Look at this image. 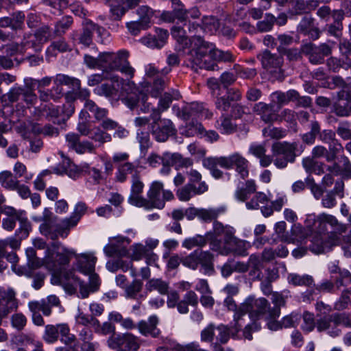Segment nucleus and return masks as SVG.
Here are the masks:
<instances>
[{
  "mask_svg": "<svg viewBox=\"0 0 351 351\" xmlns=\"http://www.w3.org/2000/svg\"><path fill=\"white\" fill-rule=\"evenodd\" d=\"M256 190V185L253 180H248L242 185H239L235 191L234 195L237 199L241 202H245L249 196L255 193Z\"/></svg>",
  "mask_w": 351,
  "mask_h": 351,
  "instance_id": "nucleus-30",
  "label": "nucleus"
},
{
  "mask_svg": "<svg viewBox=\"0 0 351 351\" xmlns=\"http://www.w3.org/2000/svg\"><path fill=\"white\" fill-rule=\"evenodd\" d=\"M54 82L58 85L69 86L73 89L79 88L81 86L80 80L64 74H58L54 78Z\"/></svg>",
  "mask_w": 351,
  "mask_h": 351,
  "instance_id": "nucleus-48",
  "label": "nucleus"
},
{
  "mask_svg": "<svg viewBox=\"0 0 351 351\" xmlns=\"http://www.w3.org/2000/svg\"><path fill=\"white\" fill-rule=\"evenodd\" d=\"M73 23V17L69 15L62 16L54 24L53 34L56 37H62Z\"/></svg>",
  "mask_w": 351,
  "mask_h": 351,
  "instance_id": "nucleus-36",
  "label": "nucleus"
},
{
  "mask_svg": "<svg viewBox=\"0 0 351 351\" xmlns=\"http://www.w3.org/2000/svg\"><path fill=\"white\" fill-rule=\"evenodd\" d=\"M135 172H139L138 168L133 163L126 162L119 165L115 176V180L119 182H124L126 181L128 175L131 174L132 176Z\"/></svg>",
  "mask_w": 351,
  "mask_h": 351,
  "instance_id": "nucleus-35",
  "label": "nucleus"
},
{
  "mask_svg": "<svg viewBox=\"0 0 351 351\" xmlns=\"http://www.w3.org/2000/svg\"><path fill=\"white\" fill-rule=\"evenodd\" d=\"M109 5L110 7V18L114 21H120L129 10L121 3L120 0H109Z\"/></svg>",
  "mask_w": 351,
  "mask_h": 351,
  "instance_id": "nucleus-38",
  "label": "nucleus"
},
{
  "mask_svg": "<svg viewBox=\"0 0 351 351\" xmlns=\"http://www.w3.org/2000/svg\"><path fill=\"white\" fill-rule=\"evenodd\" d=\"M167 82V77L165 76H156L153 82L150 92L152 97H158L164 90Z\"/></svg>",
  "mask_w": 351,
  "mask_h": 351,
  "instance_id": "nucleus-59",
  "label": "nucleus"
},
{
  "mask_svg": "<svg viewBox=\"0 0 351 351\" xmlns=\"http://www.w3.org/2000/svg\"><path fill=\"white\" fill-rule=\"evenodd\" d=\"M287 280L289 284L294 286L310 287L313 283V277L307 274L300 276L297 274H290L287 277Z\"/></svg>",
  "mask_w": 351,
  "mask_h": 351,
  "instance_id": "nucleus-44",
  "label": "nucleus"
},
{
  "mask_svg": "<svg viewBox=\"0 0 351 351\" xmlns=\"http://www.w3.org/2000/svg\"><path fill=\"white\" fill-rule=\"evenodd\" d=\"M136 14L138 16V21L149 28L154 14V10L147 5H142L136 10Z\"/></svg>",
  "mask_w": 351,
  "mask_h": 351,
  "instance_id": "nucleus-46",
  "label": "nucleus"
},
{
  "mask_svg": "<svg viewBox=\"0 0 351 351\" xmlns=\"http://www.w3.org/2000/svg\"><path fill=\"white\" fill-rule=\"evenodd\" d=\"M184 25L188 29L189 33L194 34L192 38L190 39L186 35V31L183 27H173L172 28V35L177 40L178 45L176 46L177 50L182 51L184 52V60H185V54L193 49V45L191 44L193 38L197 36L195 34L199 29H202V26L198 23L189 22L185 23Z\"/></svg>",
  "mask_w": 351,
  "mask_h": 351,
  "instance_id": "nucleus-7",
  "label": "nucleus"
},
{
  "mask_svg": "<svg viewBox=\"0 0 351 351\" xmlns=\"http://www.w3.org/2000/svg\"><path fill=\"white\" fill-rule=\"evenodd\" d=\"M182 263L191 269H196L201 265L204 274H210L214 271L213 255L208 251L195 250L182 258Z\"/></svg>",
  "mask_w": 351,
  "mask_h": 351,
  "instance_id": "nucleus-6",
  "label": "nucleus"
},
{
  "mask_svg": "<svg viewBox=\"0 0 351 351\" xmlns=\"http://www.w3.org/2000/svg\"><path fill=\"white\" fill-rule=\"evenodd\" d=\"M0 183L5 188L15 189L19 184V181L17 177L14 176L10 171H5L0 173Z\"/></svg>",
  "mask_w": 351,
  "mask_h": 351,
  "instance_id": "nucleus-50",
  "label": "nucleus"
},
{
  "mask_svg": "<svg viewBox=\"0 0 351 351\" xmlns=\"http://www.w3.org/2000/svg\"><path fill=\"white\" fill-rule=\"evenodd\" d=\"M193 49L185 54L184 64L197 71L198 69L214 71L217 68L216 62H231L234 56L229 51L216 49L213 44L205 41L201 36L194 37Z\"/></svg>",
  "mask_w": 351,
  "mask_h": 351,
  "instance_id": "nucleus-1",
  "label": "nucleus"
},
{
  "mask_svg": "<svg viewBox=\"0 0 351 351\" xmlns=\"http://www.w3.org/2000/svg\"><path fill=\"white\" fill-rule=\"evenodd\" d=\"M223 304L229 311L234 312L233 321L236 322L235 327L238 328L239 326V322L242 320L243 316L245 315V314H241V304L238 306L236 302L231 296H228L224 300Z\"/></svg>",
  "mask_w": 351,
  "mask_h": 351,
  "instance_id": "nucleus-42",
  "label": "nucleus"
},
{
  "mask_svg": "<svg viewBox=\"0 0 351 351\" xmlns=\"http://www.w3.org/2000/svg\"><path fill=\"white\" fill-rule=\"evenodd\" d=\"M143 289V282L140 280H134L125 289V296L127 298L136 300Z\"/></svg>",
  "mask_w": 351,
  "mask_h": 351,
  "instance_id": "nucleus-52",
  "label": "nucleus"
},
{
  "mask_svg": "<svg viewBox=\"0 0 351 351\" xmlns=\"http://www.w3.org/2000/svg\"><path fill=\"white\" fill-rule=\"evenodd\" d=\"M145 289L149 292L156 291L160 295H167L169 289V285L168 282L161 278H152L146 282Z\"/></svg>",
  "mask_w": 351,
  "mask_h": 351,
  "instance_id": "nucleus-34",
  "label": "nucleus"
},
{
  "mask_svg": "<svg viewBox=\"0 0 351 351\" xmlns=\"http://www.w3.org/2000/svg\"><path fill=\"white\" fill-rule=\"evenodd\" d=\"M100 69L104 71H112V52H104L99 55Z\"/></svg>",
  "mask_w": 351,
  "mask_h": 351,
  "instance_id": "nucleus-63",
  "label": "nucleus"
},
{
  "mask_svg": "<svg viewBox=\"0 0 351 351\" xmlns=\"http://www.w3.org/2000/svg\"><path fill=\"white\" fill-rule=\"evenodd\" d=\"M241 314L249 313L252 319L276 318L280 316V311L278 308H271L269 302L264 298H256L254 296H249L241 304Z\"/></svg>",
  "mask_w": 351,
  "mask_h": 351,
  "instance_id": "nucleus-3",
  "label": "nucleus"
},
{
  "mask_svg": "<svg viewBox=\"0 0 351 351\" xmlns=\"http://www.w3.org/2000/svg\"><path fill=\"white\" fill-rule=\"evenodd\" d=\"M297 148L298 143L295 142H276L272 144L271 152L273 155L285 156L287 158L295 160L296 156L295 151Z\"/></svg>",
  "mask_w": 351,
  "mask_h": 351,
  "instance_id": "nucleus-26",
  "label": "nucleus"
},
{
  "mask_svg": "<svg viewBox=\"0 0 351 351\" xmlns=\"http://www.w3.org/2000/svg\"><path fill=\"white\" fill-rule=\"evenodd\" d=\"M40 44L43 45L53 38H55L53 32L47 25H43L38 27L34 32Z\"/></svg>",
  "mask_w": 351,
  "mask_h": 351,
  "instance_id": "nucleus-47",
  "label": "nucleus"
},
{
  "mask_svg": "<svg viewBox=\"0 0 351 351\" xmlns=\"http://www.w3.org/2000/svg\"><path fill=\"white\" fill-rule=\"evenodd\" d=\"M225 162L222 163L226 167V169L237 168L245 165L247 162V160L243 157L239 153H234L228 156H223Z\"/></svg>",
  "mask_w": 351,
  "mask_h": 351,
  "instance_id": "nucleus-40",
  "label": "nucleus"
},
{
  "mask_svg": "<svg viewBox=\"0 0 351 351\" xmlns=\"http://www.w3.org/2000/svg\"><path fill=\"white\" fill-rule=\"evenodd\" d=\"M114 82H112L110 79V83L104 82L101 84L99 86L95 88V94L106 97H115L118 94V89L114 86Z\"/></svg>",
  "mask_w": 351,
  "mask_h": 351,
  "instance_id": "nucleus-39",
  "label": "nucleus"
},
{
  "mask_svg": "<svg viewBox=\"0 0 351 351\" xmlns=\"http://www.w3.org/2000/svg\"><path fill=\"white\" fill-rule=\"evenodd\" d=\"M105 29L91 21H87L84 24L83 32L81 34L79 40L85 47H88L93 42V33H96L99 37H101Z\"/></svg>",
  "mask_w": 351,
  "mask_h": 351,
  "instance_id": "nucleus-21",
  "label": "nucleus"
},
{
  "mask_svg": "<svg viewBox=\"0 0 351 351\" xmlns=\"http://www.w3.org/2000/svg\"><path fill=\"white\" fill-rule=\"evenodd\" d=\"M11 29L16 32L23 29L25 27V15L23 11H16L10 16Z\"/></svg>",
  "mask_w": 351,
  "mask_h": 351,
  "instance_id": "nucleus-53",
  "label": "nucleus"
},
{
  "mask_svg": "<svg viewBox=\"0 0 351 351\" xmlns=\"http://www.w3.org/2000/svg\"><path fill=\"white\" fill-rule=\"evenodd\" d=\"M129 52L126 50H120L117 53H112V71H119L125 75L132 77L134 69L128 61Z\"/></svg>",
  "mask_w": 351,
  "mask_h": 351,
  "instance_id": "nucleus-16",
  "label": "nucleus"
},
{
  "mask_svg": "<svg viewBox=\"0 0 351 351\" xmlns=\"http://www.w3.org/2000/svg\"><path fill=\"white\" fill-rule=\"evenodd\" d=\"M208 190V186L206 182H201L198 186H192L186 184L179 188L176 191V195L182 202L189 201L193 195H202Z\"/></svg>",
  "mask_w": 351,
  "mask_h": 351,
  "instance_id": "nucleus-19",
  "label": "nucleus"
},
{
  "mask_svg": "<svg viewBox=\"0 0 351 351\" xmlns=\"http://www.w3.org/2000/svg\"><path fill=\"white\" fill-rule=\"evenodd\" d=\"M335 43L328 41L315 45L311 43H306L302 47V53L307 56L311 63L320 64L324 63V58L331 54Z\"/></svg>",
  "mask_w": 351,
  "mask_h": 351,
  "instance_id": "nucleus-8",
  "label": "nucleus"
},
{
  "mask_svg": "<svg viewBox=\"0 0 351 351\" xmlns=\"http://www.w3.org/2000/svg\"><path fill=\"white\" fill-rule=\"evenodd\" d=\"M290 297V292L284 290L282 292H274L271 293V302L274 304L273 308H278L280 312V307L285 306L287 300Z\"/></svg>",
  "mask_w": 351,
  "mask_h": 351,
  "instance_id": "nucleus-55",
  "label": "nucleus"
},
{
  "mask_svg": "<svg viewBox=\"0 0 351 351\" xmlns=\"http://www.w3.org/2000/svg\"><path fill=\"white\" fill-rule=\"evenodd\" d=\"M268 201L269 199L264 193L258 192L245 205L248 209H258L260 204H267Z\"/></svg>",
  "mask_w": 351,
  "mask_h": 351,
  "instance_id": "nucleus-57",
  "label": "nucleus"
},
{
  "mask_svg": "<svg viewBox=\"0 0 351 351\" xmlns=\"http://www.w3.org/2000/svg\"><path fill=\"white\" fill-rule=\"evenodd\" d=\"M263 135L265 137L271 139L279 140L285 138L287 134V131L282 128H276L269 125L263 130Z\"/></svg>",
  "mask_w": 351,
  "mask_h": 351,
  "instance_id": "nucleus-49",
  "label": "nucleus"
},
{
  "mask_svg": "<svg viewBox=\"0 0 351 351\" xmlns=\"http://www.w3.org/2000/svg\"><path fill=\"white\" fill-rule=\"evenodd\" d=\"M247 264L249 265L250 275L258 280H261V269L263 268V262L261 257L256 254H251Z\"/></svg>",
  "mask_w": 351,
  "mask_h": 351,
  "instance_id": "nucleus-37",
  "label": "nucleus"
},
{
  "mask_svg": "<svg viewBox=\"0 0 351 351\" xmlns=\"http://www.w3.org/2000/svg\"><path fill=\"white\" fill-rule=\"evenodd\" d=\"M163 184L158 181L154 182L147 192V199L144 198L141 201L139 207H144L146 209L158 208L162 209L165 207V201L162 198V191Z\"/></svg>",
  "mask_w": 351,
  "mask_h": 351,
  "instance_id": "nucleus-11",
  "label": "nucleus"
},
{
  "mask_svg": "<svg viewBox=\"0 0 351 351\" xmlns=\"http://www.w3.org/2000/svg\"><path fill=\"white\" fill-rule=\"evenodd\" d=\"M257 58L261 61L263 68L272 77L280 80L284 78V58L282 55L265 50L257 56Z\"/></svg>",
  "mask_w": 351,
  "mask_h": 351,
  "instance_id": "nucleus-5",
  "label": "nucleus"
},
{
  "mask_svg": "<svg viewBox=\"0 0 351 351\" xmlns=\"http://www.w3.org/2000/svg\"><path fill=\"white\" fill-rule=\"evenodd\" d=\"M22 43L25 52H28V54L40 52L43 48V45L39 42L34 33L24 34Z\"/></svg>",
  "mask_w": 351,
  "mask_h": 351,
  "instance_id": "nucleus-31",
  "label": "nucleus"
},
{
  "mask_svg": "<svg viewBox=\"0 0 351 351\" xmlns=\"http://www.w3.org/2000/svg\"><path fill=\"white\" fill-rule=\"evenodd\" d=\"M217 128L224 134H231L236 131V125L233 124L230 117L222 115L217 121Z\"/></svg>",
  "mask_w": 351,
  "mask_h": 351,
  "instance_id": "nucleus-58",
  "label": "nucleus"
},
{
  "mask_svg": "<svg viewBox=\"0 0 351 351\" xmlns=\"http://www.w3.org/2000/svg\"><path fill=\"white\" fill-rule=\"evenodd\" d=\"M15 292L11 288L0 287V308L10 313L17 308L18 304Z\"/></svg>",
  "mask_w": 351,
  "mask_h": 351,
  "instance_id": "nucleus-25",
  "label": "nucleus"
},
{
  "mask_svg": "<svg viewBox=\"0 0 351 351\" xmlns=\"http://www.w3.org/2000/svg\"><path fill=\"white\" fill-rule=\"evenodd\" d=\"M320 132L319 123L316 121H312L311 123V131L301 135L302 141L308 145H312L315 143L316 136Z\"/></svg>",
  "mask_w": 351,
  "mask_h": 351,
  "instance_id": "nucleus-51",
  "label": "nucleus"
},
{
  "mask_svg": "<svg viewBox=\"0 0 351 351\" xmlns=\"http://www.w3.org/2000/svg\"><path fill=\"white\" fill-rule=\"evenodd\" d=\"M43 338L47 343H53L56 342L58 339V325H47Z\"/></svg>",
  "mask_w": 351,
  "mask_h": 351,
  "instance_id": "nucleus-60",
  "label": "nucleus"
},
{
  "mask_svg": "<svg viewBox=\"0 0 351 351\" xmlns=\"http://www.w3.org/2000/svg\"><path fill=\"white\" fill-rule=\"evenodd\" d=\"M235 326L236 322L234 321L230 324V326L224 324L219 325L217 327H216V329L219 332L217 337V339L221 343H226L229 340L230 336H231L232 338H237L238 332L241 330L243 325L241 322H239V326L238 328H237Z\"/></svg>",
  "mask_w": 351,
  "mask_h": 351,
  "instance_id": "nucleus-28",
  "label": "nucleus"
},
{
  "mask_svg": "<svg viewBox=\"0 0 351 351\" xmlns=\"http://www.w3.org/2000/svg\"><path fill=\"white\" fill-rule=\"evenodd\" d=\"M158 324V317L156 315H152L147 320L140 321L137 324V328L142 335L156 338L160 334V330L157 327Z\"/></svg>",
  "mask_w": 351,
  "mask_h": 351,
  "instance_id": "nucleus-23",
  "label": "nucleus"
},
{
  "mask_svg": "<svg viewBox=\"0 0 351 351\" xmlns=\"http://www.w3.org/2000/svg\"><path fill=\"white\" fill-rule=\"evenodd\" d=\"M84 108L92 112L94 117L97 121H101L106 118L108 114V110L105 108H99L93 100H86L84 103Z\"/></svg>",
  "mask_w": 351,
  "mask_h": 351,
  "instance_id": "nucleus-45",
  "label": "nucleus"
},
{
  "mask_svg": "<svg viewBox=\"0 0 351 351\" xmlns=\"http://www.w3.org/2000/svg\"><path fill=\"white\" fill-rule=\"evenodd\" d=\"M171 8L176 19L180 21L186 20V9L180 0H171Z\"/></svg>",
  "mask_w": 351,
  "mask_h": 351,
  "instance_id": "nucleus-61",
  "label": "nucleus"
},
{
  "mask_svg": "<svg viewBox=\"0 0 351 351\" xmlns=\"http://www.w3.org/2000/svg\"><path fill=\"white\" fill-rule=\"evenodd\" d=\"M144 188V184L141 180L140 173L135 172L132 176L131 193L128 197L130 204L139 207L141 201L143 197L141 196Z\"/></svg>",
  "mask_w": 351,
  "mask_h": 351,
  "instance_id": "nucleus-24",
  "label": "nucleus"
},
{
  "mask_svg": "<svg viewBox=\"0 0 351 351\" xmlns=\"http://www.w3.org/2000/svg\"><path fill=\"white\" fill-rule=\"evenodd\" d=\"M40 233L51 240H56L59 237L66 238L71 228L68 224L65 223L63 219L60 223H55L51 219H45L40 226Z\"/></svg>",
  "mask_w": 351,
  "mask_h": 351,
  "instance_id": "nucleus-10",
  "label": "nucleus"
},
{
  "mask_svg": "<svg viewBox=\"0 0 351 351\" xmlns=\"http://www.w3.org/2000/svg\"><path fill=\"white\" fill-rule=\"evenodd\" d=\"M299 34L308 36L313 40H317L320 36L319 29L315 25V19L311 16H304L297 27Z\"/></svg>",
  "mask_w": 351,
  "mask_h": 351,
  "instance_id": "nucleus-20",
  "label": "nucleus"
},
{
  "mask_svg": "<svg viewBox=\"0 0 351 351\" xmlns=\"http://www.w3.org/2000/svg\"><path fill=\"white\" fill-rule=\"evenodd\" d=\"M64 278L65 281L62 282V287L68 294L77 293L79 298L85 299L88 298L90 293H95L90 291V287L87 283L81 280L72 273H67Z\"/></svg>",
  "mask_w": 351,
  "mask_h": 351,
  "instance_id": "nucleus-9",
  "label": "nucleus"
},
{
  "mask_svg": "<svg viewBox=\"0 0 351 351\" xmlns=\"http://www.w3.org/2000/svg\"><path fill=\"white\" fill-rule=\"evenodd\" d=\"M225 162L223 157H207L202 160V166L208 169L210 174L215 179H220L223 176V172L217 168V166H220L222 168L226 169L222 163Z\"/></svg>",
  "mask_w": 351,
  "mask_h": 351,
  "instance_id": "nucleus-29",
  "label": "nucleus"
},
{
  "mask_svg": "<svg viewBox=\"0 0 351 351\" xmlns=\"http://www.w3.org/2000/svg\"><path fill=\"white\" fill-rule=\"evenodd\" d=\"M48 51H58L63 53L71 51V48L64 38H60L59 40L53 41L47 49Z\"/></svg>",
  "mask_w": 351,
  "mask_h": 351,
  "instance_id": "nucleus-64",
  "label": "nucleus"
},
{
  "mask_svg": "<svg viewBox=\"0 0 351 351\" xmlns=\"http://www.w3.org/2000/svg\"><path fill=\"white\" fill-rule=\"evenodd\" d=\"M222 212L223 210L219 208H201L199 211L198 217L205 222H210L216 219Z\"/></svg>",
  "mask_w": 351,
  "mask_h": 351,
  "instance_id": "nucleus-56",
  "label": "nucleus"
},
{
  "mask_svg": "<svg viewBox=\"0 0 351 351\" xmlns=\"http://www.w3.org/2000/svg\"><path fill=\"white\" fill-rule=\"evenodd\" d=\"M89 138L98 144V146H102L104 143L110 142L111 135L101 130L100 127H95L89 135Z\"/></svg>",
  "mask_w": 351,
  "mask_h": 351,
  "instance_id": "nucleus-41",
  "label": "nucleus"
},
{
  "mask_svg": "<svg viewBox=\"0 0 351 351\" xmlns=\"http://www.w3.org/2000/svg\"><path fill=\"white\" fill-rule=\"evenodd\" d=\"M298 96V91L295 90H289L286 93L281 91H276L271 95V99L274 104H277L279 107L293 101V99Z\"/></svg>",
  "mask_w": 351,
  "mask_h": 351,
  "instance_id": "nucleus-33",
  "label": "nucleus"
},
{
  "mask_svg": "<svg viewBox=\"0 0 351 351\" xmlns=\"http://www.w3.org/2000/svg\"><path fill=\"white\" fill-rule=\"evenodd\" d=\"M87 208L86 203L82 202H77L71 215L69 217L64 218L65 223L68 224L71 229L77 225L82 217L86 213Z\"/></svg>",
  "mask_w": 351,
  "mask_h": 351,
  "instance_id": "nucleus-32",
  "label": "nucleus"
},
{
  "mask_svg": "<svg viewBox=\"0 0 351 351\" xmlns=\"http://www.w3.org/2000/svg\"><path fill=\"white\" fill-rule=\"evenodd\" d=\"M210 235V232H208L206 236L197 234L195 237L186 239L182 242V246L188 250H191L193 247H202L207 243V238Z\"/></svg>",
  "mask_w": 351,
  "mask_h": 351,
  "instance_id": "nucleus-43",
  "label": "nucleus"
},
{
  "mask_svg": "<svg viewBox=\"0 0 351 351\" xmlns=\"http://www.w3.org/2000/svg\"><path fill=\"white\" fill-rule=\"evenodd\" d=\"M125 242L128 243L129 241L123 237H117L111 239L110 243L104 247V253L109 257L122 258L126 256L128 254V251L124 245Z\"/></svg>",
  "mask_w": 351,
  "mask_h": 351,
  "instance_id": "nucleus-18",
  "label": "nucleus"
},
{
  "mask_svg": "<svg viewBox=\"0 0 351 351\" xmlns=\"http://www.w3.org/2000/svg\"><path fill=\"white\" fill-rule=\"evenodd\" d=\"M75 256L77 261L76 267L77 269L84 274H89L95 271V263L97 258L90 254H75Z\"/></svg>",
  "mask_w": 351,
  "mask_h": 351,
  "instance_id": "nucleus-27",
  "label": "nucleus"
},
{
  "mask_svg": "<svg viewBox=\"0 0 351 351\" xmlns=\"http://www.w3.org/2000/svg\"><path fill=\"white\" fill-rule=\"evenodd\" d=\"M276 17L271 14H266L265 19L258 21L256 24V28L260 32H266L270 31L275 23Z\"/></svg>",
  "mask_w": 351,
  "mask_h": 351,
  "instance_id": "nucleus-62",
  "label": "nucleus"
},
{
  "mask_svg": "<svg viewBox=\"0 0 351 351\" xmlns=\"http://www.w3.org/2000/svg\"><path fill=\"white\" fill-rule=\"evenodd\" d=\"M112 82L121 85V95L123 97L122 101L130 109L134 110L140 108L142 112H147L150 108V104L147 101V95L141 90L134 82L124 80L118 75L111 77Z\"/></svg>",
  "mask_w": 351,
  "mask_h": 351,
  "instance_id": "nucleus-2",
  "label": "nucleus"
},
{
  "mask_svg": "<svg viewBox=\"0 0 351 351\" xmlns=\"http://www.w3.org/2000/svg\"><path fill=\"white\" fill-rule=\"evenodd\" d=\"M45 253V263L47 267L53 271H58L64 266L69 265L71 256H75L74 252L66 248H63L60 252H56V256H54L52 250L49 247L47 248Z\"/></svg>",
  "mask_w": 351,
  "mask_h": 351,
  "instance_id": "nucleus-14",
  "label": "nucleus"
},
{
  "mask_svg": "<svg viewBox=\"0 0 351 351\" xmlns=\"http://www.w3.org/2000/svg\"><path fill=\"white\" fill-rule=\"evenodd\" d=\"M66 141L69 148L75 150L77 154L95 153L96 145L88 140L80 141L79 134L73 132L66 135Z\"/></svg>",
  "mask_w": 351,
  "mask_h": 351,
  "instance_id": "nucleus-15",
  "label": "nucleus"
},
{
  "mask_svg": "<svg viewBox=\"0 0 351 351\" xmlns=\"http://www.w3.org/2000/svg\"><path fill=\"white\" fill-rule=\"evenodd\" d=\"M155 256L151 250L142 244H136L132 246V254L131 258L134 261H139L144 257Z\"/></svg>",
  "mask_w": 351,
  "mask_h": 351,
  "instance_id": "nucleus-54",
  "label": "nucleus"
},
{
  "mask_svg": "<svg viewBox=\"0 0 351 351\" xmlns=\"http://www.w3.org/2000/svg\"><path fill=\"white\" fill-rule=\"evenodd\" d=\"M338 100L333 105V112L339 117H348L351 114V87L338 93Z\"/></svg>",
  "mask_w": 351,
  "mask_h": 351,
  "instance_id": "nucleus-17",
  "label": "nucleus"
},
{
  "mask_svg": "<svg viewBox=\"0 0 351 351\" xmlns=\"http://www.w3.org/2000/svg\"><path fill=\"white\" fill-rule=\"evenodd\" d=\"M151 132L158 142H165L169 136L176 134L172 121L169 119H158L151 123Z\"/></svg>",
  "mask_w": 351,
  "mask_h": 351,
  "instance_id": "nucleus-13",
  "label": "nucleus"
},
{
  "mask_svg": "<svg viewBox=\"0 0 351 351\" xmlns=\"http://www.w3.org/2000/svg\"><path fill=\"white\" fill-rule=\"evenodd\" d=\"M108 345L112 349L123 346L128 351H137L141 346L140 339L132 333H125L110 337L107 341Z\"/></svg>",
  "mask_w": 351,
  "mask_h": 351,
  "instance_id": "nucleus-12",
  "label": "nucleus"
},
{
  "mask_svg": "<svg viewBox=\"0 0 351 351\" xmlns=\"http://www.w3.org/2000/svg\"><path fill=\"white\" fill-rule=\"evenodd\" d=\"M253 110L265 123H272L278 120L279 115L273 104L259 102L254 105Z\"/></svg>",
  "mask_w": 351,
  "mask_h": 351,
  "instance_id": "nucleus-22",
  "label": "nucleus"
},
{
  "mask_svg": "<svg viewBox=\"0 0 351 351\" xmlns=\"http://www.w3.org/2000/svg\"><path fill=\"white\" fill-rule=\"evenodd\" d=\"M351 326V317L343 313H333L320 317L316 320V328L318 332L327 331L331 337H337L341 333L338 326Z\"/></svg>",
  "mask_w": 351,
  "mask_h": 351,
  "instance_id": "nucleus-4",
  "label": "nucleus"
}]
</instances>
